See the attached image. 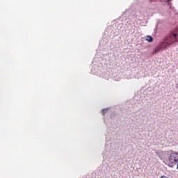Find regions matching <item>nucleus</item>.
Here are the masks:
<instances>
[{"label": "nucleus", "mask_w": 178, "mask_h": 178, "mask_svg": "<svg viewBox=\"0 0 178 178\" xmlns=\"http://www.w3.org/2000/svg\"><path fill=\"white\" fill-rule=\"evenodd\" d=\"M177 42H178V33L172 32L168 35L164 41L161 42L159 47L153 50V54H158L159 51H163L170 45H176Z\"/></svg>", "instance_id": "obj_1"}, {"label": "nucleus", "mask_w": 178, "mask_h": 178, "mask_svg": "<svg viewBox=\"0 0 178 178\" xmlns=\"http://www.w3.org/2000/svg\"><path fill=\"white\" fill-rule=\"evenodd\" d=\"M169 161L170 163H177L178 162V153H172L169 156Z\"/></svg>", "instance_id": "obj_2"}, {"label": "nucleus", "mask_w": 178, "mask_h": 178, "mask_svg": "<svg viewBox=\"0 0 178 178\" xmlns=\"http://www.w3.org/2000/svg\"><path fill=\"white\" fill-rule=\"evenodd\" d=\"M145 39L147 42H152L154 41V38H152V36L151 35H146Z\"/></svg>", "instance_id": "obj_3"}, {"label": "nucleus", "mask_w": 178, "mask_h": 178, "mask_svg": "<svg viewBox=\"0 0 178 178\" xmlns=\"http://www.w3.org/2000/svg\"><path fill=\"white\" fill-rule=\"evenodd\" d=\"M177 169L178 170V163H177Z\"/></svg>", "instance_id": "obj_4"}, {"label": "nucleus", "mask_w": 178, "mask_h": 178, "mask_svg": "<svg viewBox=\"0 0 178 178\" xmlns=\"http://www.w3.org/2000/svg\"><path fill=\"white\" fill-rule=\"evenodd\" d=\"M167 2H170V0H168Z\"/></svg>", "instance_id": "obj_5"}, {"label": "nucleus", "mask_w": 178, "mask_h": 178, "mask_svg": "<svg viewBox=\"0 0 178 178\" xmlns=\"http://www.w3.org/2000/svg\"><path fill=\"white\" fill-rule=\"evenodd\" d=\"M105 111H106V110H105V109H104V110H103V112H105Z\"/></svg>", "instance_id": "obj_6"}]
</instances>
